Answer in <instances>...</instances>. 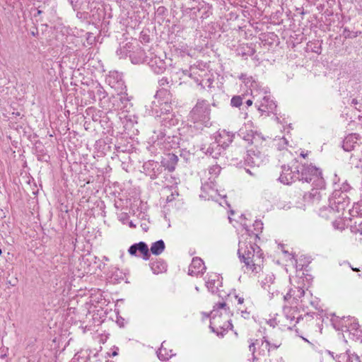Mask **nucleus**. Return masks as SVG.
I'll return each instance as SVG.
<instances>
[{"label":"nucleus","instance_id":"1","mask_svg":"<svg viewBox=\"0 0 362 362\" xmlns=\"http://www.w3.org/2000/svg\"><path fill=\"white\" fill-rule=\"evenodd\" d=\"M238 254L241 262H243L247 269L252 272L258 273L262 270L261 264L263 262L262 252L260 247L247 239L239 240Z\"/></svg>","mask_w":362,"mask_h":362},{"label":"nucleus","instance_id":"2","mask_svg":"<svg viewBox=\"0 0 362 362\" xmlns=\"http://www.w3.org/2000/svg\"><path fill=\"white\" fill-rule=\"evenodd\" d=\"M349 204V198L347 194L336 189L329 199V206H324L320 209V216L326 219H332L337 214L339 217L344 214Z\"/></svg>","mask_w":362,"mask_h":362},{"label":"nucleus","instance_id":"3","mask_svg":"<svg viewBox=\"0 0 362 362\" xmlns=\"http://www.w3.org/2000/svg\"><path fill=\"white\" fill-rule=\"evenodd\" d=\"M230 311L227 304L224 302L217 303L211 311L209 327L212 332L218 334L219 330L231 329L232 324L230 320Z\"/></svg>","mask_w":362,"mask_h":362},{"label":"nucleus","instance_id":"4","mask_svg":"<svg viewBox=\"0 0 362 362\" xmlns=\"http://www.w3.org/2000/svg\"><path fill=\"white\" fill-rule=\"evenodd\" d=\"M210 111V106L206 100L197 101L189 114V118L194 123V128L202 129L203 127L211 126Z\"/></svg>","mask_w":362,"mask_h":362},{"label":"nucleus","instance_id":"5","mask_svg":"<svg viewBox=\"0 0 362 362\" xmlns=\"http://www.w3.org/2000/svg\"><path fill=\"white\" fill-rule=\"evenodd\" d=\"M252 95L256 100V104L259 103L258 110L262 112H273L276 105L271 99L269 92L267 88L253 89Z\"/></svg>","mask_w":362,"mask_h":362},{"label":"nucleus","instance_id":"6","mask_svg":"<svg viewBox=\"0 0 362 362\" xmlns=\"http://www.w3.org/2000/svg\"><path fill=\"white\" fill-rule=\"evenodd\" d=\"M233 137L234 134L226 129L219 130L216 136V143L207 148L206 153L216 158L220 154V146L223 148L228 146L233 141Z\"/></svg>","mask_w":362,"mask_h":362},{"label":"nucleus","instance_id":"7","mask_svg":"<svg viewBox=\"0 0 362 362\" xmlns=\"http://www.w3.org/2000/svg\"><path fill=\"white\" fill-rule=\"evenodd\" d=\"M321 172L311 164H299V180L306 182L318 181L322 182Z\"/></svg>","mask_w":362,"mask_h":362},{"label":"nucleus","instance_id":"8","mask_svg":"<svg viewBox=\"0 0 362 362\" xmlns=\"http://www.w3.org/2000/svg\"><path fill=\"white\" fill-rule=\"evenodd\" d=\"M279 180L285 185H289L296 180H299V163L295 160L292 166L283 165Z\"/></svg>","mask_w":362,"mask_h":362},{"label":"nucleus","instance_id":"9","mask_svg":"<svg viewBox=\"0 0 362 362\" xmlns=\"http://www.w3.org/2000/svg\"><path fill=\"white\" fill-rule=\"evenodd\" d=\"M244 159L245 163L251 167H259L267 160V156L255 146H251L247 150Z\"/></svg>","mask_w":362,"mask_h":362},{"label":"nucleus","instance_id":"10","mask_svg":"<svg viewBox=\"0 0 362 362\" xmlns=\"http://www.w3.org/2000/svg\"><path fill=\"white\" fill-rule=\"evenodd\" d=\"M257 348H258L257 354L259 356H265L267 353L271 351L270 342L266 339L265 337L260 339H255L249 345V350L252 352L254 360L257 358V356L255 355Z\"/></svg>","mask_w":362,"mask_h":362},{"label":"nucleus","instance_id":"11","mask_svg":"<svg viewBox=\"0 0 362 362\" xmlns=\"http://www.w3.org/2000/svg\"><path fill=\"white\" fill-rule=\"evenodd\" d=\"M173 110L170 103L168 100H154L152 103V111L156 117H161L163 115H170Z\"/></svg>","mask_w":362,"mask_h":362},{"label":"nucleus","instance_id":"12","mask_svg":"<svg viewBox=\"0 0 362 362\" xmlns=\"http://www.w3.org/2000/svg\"><path fill=\"white\" fill-rule=\"evenodd\" d=\"M128 252L131 255L134 256H139L137 252H140L144 260H148L150 257L149 249L147 244L144 242L133 244L129 247Z\"/></svg>","mask_w":362,"mask_h":362},{"label":"nucleus","instance_id":"13","mask_svg":"<svg viewBox=\"0 0 362 362\" xmlns=\"http://www.w3.org/2000/svg\"><path fill=\"white\" fill-rule=\"evenodd\" d=\"M221 172V167L218 165H212L209 168V174L211 175L209 177V182H205L202 184V189L204 191H207L208 189L214 190V187L215 186V180L217 176L219 175Z\"/></svg>","mask_w":362,"mask_h":362},{"label":"nucleus","instance_id":"14","mask_svg":"<svg viewBox=\"0 0 362 362\" xmlns=\"http://www.w3.org/2000/svg\"><path fill=\"white\" fill-rule=\"evenodd\" d=\"M285 318L288 322H286L284 326L288 329H291L293 327H295L296 323H299L300 317H296V310L291 308H284Z\"/></svg>","mask_w":362,"mask_h":362},{"label":"nucleus","instance_id":"15","mask_svg":"<svg viewBox=\"0 0 362 362\" xmlns=\"http://www.w3.org/2000/svg\"><path fill=\"white\" fill-rule=\"evenodd\" d=\"M259 282L262 287L268 292L271 291V287H276L274 275L270 272L263 273L259 276Z\"/></svg>","mask_w":362,"mask_h":362},{"label":"nucleus","instance_id":"16","mask_svg":"<svg viewBox=\"0 0 362 362\" xmlns=\"http://www.w3.org/2000/svg\"><path fill=\"white\" fill-rule=\"evenodd\" d=\"M206 269V267L201 258L194 257L189 267L188 274L191 276H197L202 274Z\"/></svg>","mask_w":362,"mask_h":362},{"label":"nucleus","instance_id":"17","mask_svg":"<svg viewBox=\"0 0 362 362\" xmlns=\"http://www.w3.org/2000/svg\"><path fill=\"white\" fill-rule=\"evenodd\" d=\"M150 66L156 74L163 73L166 68L165 63L160 58L155 57L150 62Z\"/></svg>","mask_w":362,"mask_h":362},{"label":"nucleus","instance_id":"18","mask_svg":"<svg viewBox=\"0 0 362 362\" xmlns=\"http://www.w3.org/2000/svg\"><path fill=\"white\" fill-rule=\"evenodd\" d=\"M358 137L356 134H350L347 136L343 142V148L345 151H349L354 148V144L357 143Z\"/></svg>","mask_w":362,"mask_h":362},{"label":"nucleus","instance_id":"19","mask_svg":"<svg viewBox=\"0 0 362 362\" xmlns=\"http://www.w3.org/2000/svg\"><path fill=\"white\" fill-rule=\"evenodd\" d=\"M218 276L216 274L209 276L206 281V286L211 293H214L218 288Z\"/></svg>","mask_w":362,"mask_h":362},{"label":"nucleus","instance_id":"20","mask_svg":"<svg viewBox=\"0 0 362 362\" xmlns=\"http://www.w3.org/2000/svg\"><path fill=\"white\" fill-rule=\"evenodd\" d=\"M338 362H361V361L358 356L351 355L349 351H346L339 356Z\"/></svg>","mask_w":362,"mask_h":362},{"label":"nucleus","instance_id":"21","mask_svg":"<svg viewBox=\"0 0 362 362\" xmlns=\"http://www.w3.org/2000/svg\"><path fill=\"white\" fill-rule=\"evenodd\" d=\"M165 245L162 240H159L151 245V252L155 255H160L165 250Z\"/></svg>","mask_w":362,"mask_h":362},{"label":"nucleus","instance_id":"22","mask_svg":"<svg viewBox=\"0 0 362 362\" xmlns=\"http://www.w3.org/2000/svg\"><path fill=\"white\" fill-rule=\"evenodd\" d=\"M165 341H163L161 344V347L157 351V355L159 359L162 361H166L172 357L173 355L172 354V350H170L168 352L167 349L164 346Z\"/></svg>","mask_w":362,"mask_h":362},{"label":"nucleus","instance_id":"23","mask_svg":"<svg viewBox=\"0 0 362 362\" xmlns=\"http://www.w3.org/2000/svg\"><path fill=\"white\" fill-rule=\"evenodd\" d=\"M334 221L332 222V226L335 229L342 230L344 229L346 223H345V218H346V216H344V214L343 215H341L339 217L338 216V214L335 216L334 218Z\"/></svg>","mask_w":362,"mask_h":362},{"label":"nucleus","instance_id":"24","mask_svg":"<svg viewBox=\"0 0 362 362\" xmlns=\"http://www.w3.org/2000/svg\"><path fill=\"white\" fill-rule=\"evenodd\" d=\"M322 197V192L318 189H313L308 194V199L313 204H318Z\"/></svg>","mask_w":362,"mask_h":362},{"label":"nucleus","instance_id":"25","mask_svg":"<svg viewBox=\"0 0 362 362\" xmlns=\"http://www.w3.org/2000/svg\"><path fill=\"white\" fill-rule=\"evenodd\" d=\"M358 324L353 325L351 330L348 329L349 335H353V340H359L362 341V330L358 328Z\"/></svg>","mask_w":362,"mask_h":362},{"label":"nucleus","instance_id":"26","mask_svg":"<svg viewBox=\"0 0 362 362\" xmlns=\"http://www.w3.org/2000/svg\"><path fill=\"white\" fill-rule=\"evenodd\" d=\"M169 83V80L166 77H163L161 79L158 81V84L160 87H162V89L157 91L156 94V98H160L162 95L168 94L170 95L169 93H168L167 90L164 88V86H167Z\"/></svg>","mask_w":362,"mask_h":362},{"label":"nucleus","instance_id":"27","mask_svg":"<svg viewBox=\"0 0 362 362\" xmlns=\"http://www.w3.org/2000/svg\"><path fill=\"white\" fill-rule=\"evenodd\" d=\"M304 295H305V291L303 288L298 287L294 290L291 289L286 296H284V298L285 300H286L287 296H293L294 298L297 299V298H300L301 297L304 296Z\"/></svg>","mask_w":362,"mask_h":362},{"label":"nucleus","instance_id":"28","mask_svg":"<svg viewBox=\"0 0 362 362\" xmlns=\"http://www.w3.org/2000/svg\"><path fill=\"white\" fill-rule=\"evenodd\" d=\"M151 269L154 274H158L166 269V264L164 262L153 263Z\"/></svg>","mask_w":362,"mask_h":362},{"label":"nucleus","instance_id":"29","mask_svg":"<svg viewBox=\"0 0 362 362\" xmlns=\"http://www.w3.org/2000/svg\"><path fill=\"white\" fill-rule=\"evenodd\" d=\"M168 158H169L168 162L170 163V165L168 164L167 167L170 171H173L175 170V165L177 163L178 158L175 154H169Z\"/></svg>","mask_w":362,"mask_h":362},{"label":"nucleus","instance_id":"30","mask_svg":"<svg viewBox=\"0 0 362 362\" xmlns=\"http://www.w3.org/2000/svg\"><path fill=\"white\" fill-rule=\"evenodd\" d=\"M233 107H239L243 104V97L240 95L233 96L230 100Z\"/></svg>","mask_w":362,"mask_h":362},{"label":"nucleus","instance_id":"31","mask_svg":"<svg viewBox=\"0 0 362 362\" xmlns=\"http://www.w3.org/2000/svg\"><path fill=\"white\" fill-rule=\"evenodd\" d=\"M239 136H240L241 137H243V139L245 140V141H248L249 143H251L252 144L253 143V139H255L253 134L252 133H248L247 135L245 134V132H243V129H240V133H239Z\"/></svg>","mask_w":362,"mask_h":362},{"label":"nucleus","instance_id":"32","mask_svg":"<svg viewBox=\"0 0 362 362\" xmlns=\"http://www.w3.org/2000/svg\"><path fill=\"white\" fill-rule=\"evenodd\" d=\"M351 104L354 105L355 108L358 111L362 110V98L361 100L354 98L351 101Z\"/></svg>","mask_w":362,"mask_h":362},{"label":"nucleus","instance_id":"33","mask_svg":"<svg viewBox=\"0 0 362 362\" xmlns=\"http://www.w3.org/2000/svg\"><path fill=\"white\" fill-rule=\"evenodd\" d=\"M358 204L354 205L351 209H349V213L350 215L354 216L355 214H359L358 212ZM360 214L362 215V212H360Z\"/></svg>","mask_w":362,"mask_h":362},{"label":"nucleus","instance_id":"34","mask_svg":"<svg viewBox=\"0 0 362 362\" xmlns=\"http://www.w3.org/2000/svg\"><path fill=\"white\" fill-rule=\"evenodd\" d=\"M279 286L276 284V287H271V291L268 292L269 294L272 295V296H274L275 295H278L279 293Z\"/></svg>","mask_w":362,"mask_h":362},{"label":"nucleus","instance_id":"35","mask_svg":"<svg viewBox=\"0 0 362 362\" xmlns=\"http://www.w3.org/2000/svg\"><path fill=\"white\" fill-rule=\"evenodd\" d=\"M280 345H281V343H274V344H272L270 342L271 350L278 349L280 346Z\"/></svg>","mask_w":362,"mask_h":362},{"label":"nucleus","instance_id":"36","mask_svg":"<svg viewBox=\"0 0 362 362\" xmlns=\"http://www.w3.org/2000/svg\"><path fill=\"white\" fill-rule=\"evenodd\" d=\"M236 298H238V304H243V302H244V298H243L238 297V296H236Z\"/></svg>","mask_w":362,"mask_h":362},{"label":"nucleus","instance_id":"37","mask_svg":"<svg viewBox=\"0 0 362 362\" xmlns=\"http://www.w3.org/2000/svg\"><path fill=\"white\" fill-rule=\"evenodd\" d=\"M246 104H247V106H251V105H252V100H250V99H249V100H247L246 101Z\"/></svg>","mask_w":362,"mask_h":362},{"label":"nucleus","instance_id":"38","mask_svg":"<svg viewBox=\"0 0 362 362\" xmlns=\"http://www.w3.org/2000/svg\"><path fill=\"white\" fill-rule=\"evenodd\" d=\"M360 228L357 229V231H358L361 234H362V223L359 224Z\"/></svg>","mask_w":362,"mask_h":362},{"label":"nucleus","instance_id":"39","mask_svg":"<svg viewBox=\"0 0 362 362\" xmlns=\"http://www.w3.org/2000/svg\"><path fill=\"white\" fill-rule=\"evenodd\" d=\"M255 226L256 227H259L262 226V223L260 221H255Z\"/></svg>","mask_w":362,"mask_h":362},{"label":"nucleus","instance_id":"40","mask_svg":"<svg viewBox=\"0 0 362 362\" xmlns=\"http://www.w3.org/2000/svg\"><path fill=\"white\" fill-rule=\"evenodd\" d=\"M308 153H305L304 152L300 153V157L305 158L307 156Z\"/></svg>","mask_w":362,"mask_h":362},{"label":"nucleus","instance_id":"41","mask_svg":"<svg viewBox=\"0 0 362 362\" xmlns=\"http://www.w3.org/2000/svg\"><path fill=\"white\" fill-rule=\"evenodd\" d=\"M103 92V88L101 86L98 87V93H101Z\"/></svg>","mask_w":362,"mask_h":362},{"label":"nucleus","instance_id":"42","mask_svg":"<svg viewBox=\"0 0 362 362\" xmlns=\"http://www.w3.org/2000/svg\"><path fill=\"white\" fill-rule=\"evenodd\" d=\"M355 228H356V226L355 227H353V226L351 227V232L356 233Z\"/></svg>","mask_w":362,"mask_h":362},{"label":"nucleus","instance_id":"43","mask_svg":"<svg viewBox=\"0 0 362 362\" xmlns=\"http://www.w3.org/2000/svg\"><path fill=\"white\" fill-rule=\"evenodd\" d=\"M113 356H115L117 355V351H114L112 354Z\"/></svg>","mask_w":362,"mask_h":362},{"label":"nucleus","instance_id":"44","mask_svg":"<svg viewBox=\"0 0 362 362\" xmlns=\"http://www.w3.org/2000/svg\"><path fill=\"white\" fill-rule=\"evenodd\" d=\"M351 269H352V270H354V271H359V269H356V268H353V267H352Z\"/></svg>","mask_w":362,"mask_h":362},{"label":"nucleus","instance_id":"45","mask_svg":"<svg viewBox=\"0 0 362 362\" xmlns=\"http://www.w3.org/2000/svg\"><path fill=\"white\" fill-rule=\"evenodd\" d=\"M6 356V354H4L1 355V358H5Z\"/></svg>","mask_w":362,"mask_h":362},{"label":"nucleus","instance_id":"46","mask_svg":"<svg viewBox=\"0 0 362 362\" xmlns=\"http://www.w3.org/2000/svg\"><path fill=\"white\" fill-rule=\"evenodd\" d=\"M247 172L252 175V173L250 170H247Z\"/></svg>","mask_w":362,"mask_h":362},{"label":"nucleus","instance_id":"47","mask_svg":"<svg viewBox=\"0 0 362 362\" xmlns=\"http://www.w3.org/2000/svg\"><path fill=\"white\" fill-rule=\"evenodd\" d=\"M2 254L1 249L0 248V255Z\"/></svg>","mask_w":362,"mask_h":362}]
</instances>
